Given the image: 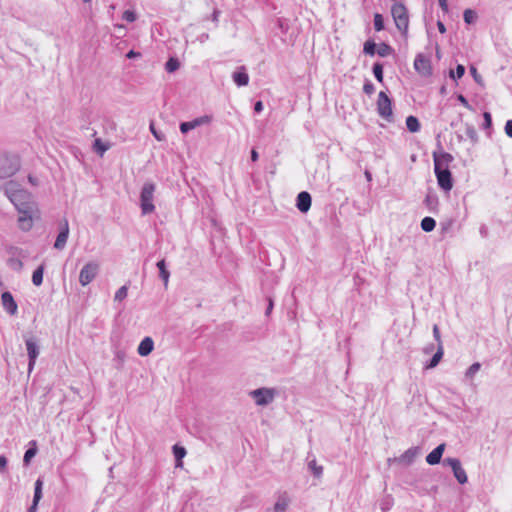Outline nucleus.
Returning a JSON list of instances; mask_svg holds the SVG:
<instances>
[{"mask_svg":"<svg viewBox=\"0 0 512 512\" xmlns=\"http://www.w3.org/2000/svg\"><path fill=\"white\" fill-rule=\"evenodd\" d=\"M433 161L438 185L444 191H450L453 187V181L448 166L453 161L452 155L446 152H434Z\"/></svg>","mask_w":512,"mask_h":512,"instance_id":"obj_1","label":"nucleus"},{"mask_svg":"<svg viewBox=\"0 0 512 512\" xmlns=\"http://www.w3.org/2000/svg\"><path fill=\"white\" fill-rule=\"evenodd\" d=\"M5 194L14 204L17 210L23 207L36 206L33 196L26 190L21 189L20 185L15 181H9L5 185Z\"/></svg>","mask_w":512,"mask_h":512,"instance_id":"obj_2","label":"nucleus"},{"mask_svg":"<svg viewBox=\"0 0 512 512\" xmlns=\"http://www.w3.org/2000/svg\"><path fill=\"white\" fill-rule=\"evenodd\" d=\"M391 14L397 29L406 37L409 27V16L405 5L395 3L391 8Z\"/></svg>","mask_w":512,"mask_h":512,"instance_id":"obj_3","label":"nucleus"},{"mask_svg":"<svg viewBox=\"0 0 512 512\" xmlns=\"http://www.w3.org/2000/svg\"><path fill=\"white\" fill-rule=\"evenodd\" d=\"M155 192V185L151 182H147L143 185L141 194H140V206L142 210V214H150L155 210V206L153 204Z\"/></svg>","mask_w":512,"mask_h":512,"instance_id":"obj_4","label":"nucleus"},{"mask_svg":"<svg viewBox=\"0 0 512 512\" xmlns=\"http://www.w3.org/2000/svg\"><path fill=\"white\" fill-rule=\"evenodd\" d=\"M18 225L19 228L23 231H29L33 226V219L38 214V207L36 206H28L23 207V209L18 210Z\"/></svg>","mask_w":512,"mask_h":512,"instance_id":"obj_5","label":"nucleus"},{"mask_svg":"<svg viewBox=\"0 0 512 512\" xmlns=\"http://www.w3.org/2000/svg\"><path fill=\"white\" fill-rule=\"evenodd\" d=\"M20 168L19 159L15 156L0 158V179L13 176Z\"/></svg>","mask_w":512,"mask_h":512,"instance_id":"obj_6","label":"nucleus"},{"mask_svg":"<svg viewBox=\"0 0 512 512\" xmlns=\"http://www.w3.org/2000/svg\"><path fill=\"white\" fill-rule=\"evenodd\" d=\"M250 396L254 399L256 405L266 406L274 401L276 390L274 388H259L250 392Z\"/></svg>","mask_w":512,"mask_h":512,"instance_id":"obj_7","label":"nucleus"},{"mask_svg":"<svg viewBox=\"0 0 512 512\" xmlns=\"http://www.w3.org/2000/svg\"><path fill=\"white\" fill-rule=\"evenodd\" d=\"M99 272V264L96 262H88L81 269L79 274V282L82 286H87L90 284Z\"/></svg>","mask_w":512,"mask_h":512,"instance_id":"obj_8","label":"nucleus"},{"mask_svg":"<svg viewBox=\"0 0 512 512\" xmlns=\"http://www.w3.org/2000/svg\"><path fill=\"white\" fill-rule=\"evenodd\" d=\"M377 111H378V114L382 118H384L388 121L391 120V118H392V103H391L390 98L383 91H381L378 95Z\"/></svg>","mask_w":512,"mask_h":512,"instance_id":"obj_9","label":"nucleus"},{"mask_svg":"<svg viewBox=\"0 0 512 512\" xmlns=\"http://www.w3.org/2000/svg\"><path fill=\"white\" fill-rule=\"evenodd\" d=\"M414 68L423 77H429L432 75L431 61L429 57L422 53L416 55L414 60Z\"/></svg>","mask_w":512,"mask_h":512,"instance_id":"obj_10","label":"nucleus"},{"mask_svg":"<svg viewBox=\"0 0 512 512\" xmlns=\"http://www.w3.org/2000/svg\"><path fill=\"white\" fill-rule=\"evenodd\" d=\"M444 463L451 467L453 474L460 484H465L468 481L467 474L462 468L459 459L457 458H446Z\"/></svg>","mask_w":512,"mask_h":512,"instance_id":"obj_11","label":"nucleus"},{"mask_svg":"<svg viewBox=\"0 0 512 512\" xmlns=\"http://www.w3.org/2000/svg\"><path fill=\"white\" fill-rule=\"evenodd\" d=\"M26 349L29 357V363H28V372L31 373V371L34 368L36 359L39 355V347L37 345V342L33 338H28L25 340Z\"/></svg>","mask_w":512,"mask_h":512,"instance_id":"obj_12","label":"nucleus"},{"mask_svg":"<svg viewBox=\"0 0 512 512\" xmlns=\"http://www.w3.org/2000/svg\"><path fill=\"white\" fill-rule=\"evenodd\" d=\"M211 121H212V117L211 116L204 115V116L195 118L192 121L182 122L180 124V131L185 134L188 131L193 130V129L201 126V125L209 124Z\"/></svg>","mask_w":512,"mask_h":512,"instance_id":"obj_13","label":"nucleus"},{"mask_svg":"<svg viewBox=\"0 0 512 512\" xmlns=\"http://www.w3.org/2000/svg\"><path fill=\"white\" fill-rule=\"evenodd\" d=\"M1 303H2L4 310L8 314L15 315L17 313L18 305L10 292L6 291V292L2 293Z\"/></svg>","mask_w":512,"mask_h":512,"instance_id":"obj_14","label":"nucleus"},{"mask_svg":"<svg viewBox=\"0 0 512 512\" xmlns=\"http://www.w3.org/2000/svg\"><path fill=\"white\" fill-rule=\"evenodd\" d=\"M68 236H69V225H68V221L64 220L61 231L59 232V234L56 238V241L54 243V248L57 250H62L67 243Z\"/></svg>","mask_w":512,"mask_h":512,"instance_id":"obj_15","label":"nucleus"},{"mask_svg":"<svg viewBox=\"0 0 512 512\" xmlns=\"http://www.w3.org/2000/svg\"><path fill=\"white\" fill-rule=\"evenodd\" d=\"M296 206L299 211L306 213L311 207V196L308 192L302 191L297 196Z\"/></svg>","mask_w":512,"mask_h":512,"instance_id":"obj_16","label":"nucleus"},{"mask_svg":"<svg viewBox=\"0 0 512 512\" xmlns=\"http://www.w3.org/2000/svg\"><path fill=\"white\" fill-rule=\"evenodd\" d=\"M154 349V341L151 337H145L138 345L137 352L140 356H148Z\"/></svg>","mask_w":512,"mask_h":512,"instance_id":"obj_17","label":"nucleus"},{"mask_svg":"<svg viewBox=\"0 0 512 512\" xmlns=\"http://www.w3.org/2000/svg\"><path fill=\"white\" fill-rule=\"evenodd\" d=\"M445 449V444L438 445L433 451H431L427 457L426 462L430 465H436L440 462Z\"/></svg>","mask_w":512,"mask_h":512,"instance_id":"obj_18","label":"nucleus"},{"mask_svg":"<svg viewBox=\"0 0 512 512\" xmlns=\"http://www.w3.org/2000/svg\"><path fill=\"white\" fill-rule=\"evenodd\" d=\"M42 486L43 482L41 479H37L35 482V489H34V497H33V503L28 509V512H36L38 503L40 499L42 498Z\"/></svg>","mask_w":512,"mask_h":512,"instance_id":"obj_19","label":"nucleus"},{"mask_svg":"<svg viewBox=\"0 0 512 512\" xmlns=\"http://www.w3.org/2000/svg\"><path fill=\"white\" fill-rule=\"evenodd\" d=\"M233 81L238 86H246L249 82V76L245 71L244 67H240L237 71H235L232 75Z\"/></svg>","mask_w":512,"mask_h":512,"instance_id":"obj_20","label":"nucleus"},{"mask_svg":"<svg viewBox=\"0 0 512 512\" xmlns=\"http://www.w3.org/2000/svg\"><path fill=\"white\" fill-rule=\"evenodd\" d=\"M290 504V498L287 493H282L278 496L275 505L274 512H285Z\"/></svg>","mask_w":512,"mask_h":512,"instance_id":"obj_21","label":"nucleus"},{"mask_svg":"<svg viewBox=\"0 0 512 512\" xmlns=\"http://www.w3.org/2000/svg\"><path fill=\"white\" fill-rule=\"evenodd\" d=\"M420 454V449L418 447H412L405 451L403 455L400 457L401 462H405L410 464L414 461V459Z\"/></svg>","mask_w":512,"mask_h":512,"instance_id":"obj_22","label":"nucleus"},{"mask_svg":"<svg viewBox=\"0 0 512 512\" xmlns=\"http://www.w3.org/2000/svg\"><path fill=\"white\" fill-rule=\"evenodd\" d=\"M157 268L159 269V275L164 282V286L167 287L168 282H169L170 273L166 269L165 260L162 259V260L158 261Z\"/></svg>","mask_w":512,"mask_h":512,"instance_id":"obj_23","label":"nucleus"},{"mask_svg":"<svg viewBox=\"0 0 512 512\" xmlns=\"http://www.w3.org/2000/svg\"><path fill=\"white\" fill-rule=\"evenodd\" d=\"M173 454L176 459V467H182L183 466L182 459L186 455V449L182 446L174 445L173 446Z\"/></svg>","mask_w":512,"mask_h":512,"instance_id":"obj_24","label":"nucleus"},{"mask_svg":"<svg viewBox=\"0 0 512 512\" xmlns=\"http://www.w3.org/2000/svg\"><path fill=\"white\" fill-rule=\"evenodd\" d=\"M406 126H407V129L412 133H416L420 130L419 120L415 116H412V115H410L406 118Z\"/></svg>","mask_w":512,"mask_h":512,"instance_id":"obj_25","label":"nucleus"},{"mask_svg":"<svg viewBox=\"0 0 512 512\" xmlns=\"http://www.w3.org/2000/svg\"><path fill=\"white\" fill-rule=\"evenodd\" d=\"M443 357V345H438L436 353L433 355L430 363L426 366L427 368H434L438 365Z\"/></svg>","mask_w":512,"mask_h":512,"instance_id":"obj_26","label":"nucleus"},{"mask_svg":"<svg viewBox=\"0 0 512 512\" xmlns=\"http://www.w3.org/2000/svg\"><path fill=\"white\" fill-rule=\"evenodd\" d=\"M44 266L40 265L32 275V282L35 286H40L43 282Z\"/></svg>","mask_w":512,"mask_h":512,"instance_id":"obj_27","label":"nucleus"},{"mask_svg":"<svg viewBox=\"0 0 512 512\" xmlns=\"http://www.w3.org/2000/svg\"><path fill=\"white\" fill-rule=\"evenodd\" d=\"M436 226V221L431 217H425L421 221V228L425 232H431Z\"/></svg>","mask_w":512,"mask_h":512,"instance_id":"obj_28","label":"nucleus"},{"mask_svg":"<svg viewBox=\"0 0 512 512\" xmlns=\"http://www.w3.org/2000/svg\"><path fill=\"white\" fill-rule=\"evenodd\" d=\"M110 148L109 143L103 142L101 139L97 138L94 141V149L97 153H99L101 156Z\"/></svg>","mask_w":512,"mask_h":512,"instance_id":"obj_29","label":"nucleus"},{"mask_svg":"<svg viewBox=\"0 0 512 512\" xmlns=\"http://www.w3.org/2000/svg\"><path fill=\"white\" fill-rule=\"evenodd\" d=\"M308 467L309 469L311 470V472L313 473V475L317 478L321 477L322 476V473H323V467L320 466V465H317L316 463V460L313 459L311 461H309L308 463Z\"/></svg>","mask_w":512,"mask_h":512,"instance_id":"obj_30","label":"nucleus"},{"mask_svg":"<svg viewBox=\"0 0 512 512\" xmlns=\"http://www.w3.org/2000/svg\"><path fill=\"white\" fill-rule=\"evenodd\" d=\"M481 364L479 362L473 363L465 372V377L467 379H473L475 374L480 370Z\"/></svg>","mask_w":512,"mask_h":512,"instance_id":"obj_31","label":"nucleus"},{"mask_svg":"<svg viewBox=\"0 0 512 512\" xmlns=\"http://www.w3.org/2000/svg\"><path fill=\"white\" fill-rule=\"evenodd\" d=\"M464 21L467 24H472L476 21L477 14L472 9H466L463 13Z\"/></svg>","mask_w":512,"mask_h":512,"instance_id":"obj_32","label":"nucleus"},{"mask_svg":"<svg viewBox=\"0 0 512 512\" xmlns=\"http://www.w3.org/2000/svg\"><path fill=\"white\" fill-rule=\"evenodd\" d=\"M179 66H180L179 61L176 58H170L165 64V69L169 73H172V72L176 71L179 68Z\"/></svg>","mask_w":512,"mask_h":512,"instance_id":"obj_33","label":"nucleus"},{"mask_svg":"<svg viewBox=\"0 0 512 512\" xmlns=\"http://www.w3.org/2000/svg\"><path fill=\"white\" fill-rule=\"evenodd\" d=\"M128 294V287L126 285L120 287L114 296L115 301H122L127 297Z\"/></svg>","mask_w":512,"mask_h":512,"instance_id":"obj_34","label":"nucleus"},{"mask_svg":"<svg viewBox=\"0 0 512 512\" xmlns=\"http://www.w3.org/2000/svg\"><path fill=\"white\" fill-rule=\"evenodd\" d=\"M374 28L376 31H381L384 29V19L379 13L374 15Z\"/></svg>","mask_w":512,"mask_h":512,"instance_id":"obj_35","label":"nucleus"},{"mask_svg":"<svg viewBox=\"0 0 512 512\" xmlns=\"http://www.w3.org/2000/svg\"><path fill=\"white\" fill-rule=\"evenodd\" d=\"M373 73L375 78L379 81H383V66L380 63H375L373 66Z\"/></svg>","mask_w":512,"mask_h":512,"instance_id":"obj_36","label":"nucleus"},{"mask_svg":"<svg viewBox=\"0 0 512 512\" xmlns=\"http://www.w3.org/2000/svg\"><path fill=\"white\" fill-rule=\"evenodd\" d=\"M392 49L389 45L387 44H381L377 50V53L379 56L381 57H385V56H388L390 53H391Z\"/></svg>","mask_w":512,"mask_h":512,"instance_id":"obj_37","label":"nucleus"},{"mask_svg":"<svg viewBox=\"0 0 512 512\" xmlns=\"http://www.w3.org/2000/svg\"><path fill=\"white\" fill-rule=\"evenodd\" d=\"M464 73H465L464 66L459 64L456 67V71L455 72L454 71H450V77L454 78V79H456V78L459 79V78H461L464 75Z\"/></svg>","mask_w":512,"mask_h":512,"instance_id":"obj_38","label":"nucleus"},{"mask_svg":"<svg viewBox=\"0 0 512 512\" xmlns=\"http://www.w3.org/2000/svg\"><path fill=\"white\" fill-rule=\"evenodd\" d=\"M375 43L372 41H366L364 44V53L373 55L375 53Z\"/></svg>","mask_w":512,"mask_h":512,"instance_id":"obj_39","label":"nucleus"},{"mask_svg":"<svg viewBox=\"0 0 512 512\" xmlns=\"http://www.w3.org/2000/svg\"><path fill=\"white\" fill-rule=\"evenodd\" d=\"M122 17L127 22H134L136 20V14L131 10L124 11Z\"/></svg>","mask_w":512,"mask_h":512,"instance_id":"obj_40","label":"nucleus"},{"mask_svg":"<svg viewBox=\"0 0 512 512\" xmlns=\"http://www.w3.org/2000/svg\"><path fill=\"white\" fill-rule=\"evenodd\" d=\"M150 131L158 141L165 140V135L163 133L158 132L153 124H150Z\"/></svg>","mask_w":512,"mask_h":512,"instance_id":"obj_41","label":"nucleus"},{"mask_svg":"<svg viewBox=\"0 0 512 512\" xmlns=\"http://www.w3.org/2000/svg\"><path fill=\"white\" fill-rule=\"evenodd\" d=\"M35 454H36V449H34V448H30V449H28V450L25 452V454H24V458H23L24 462H25L26 464H27V463H29L30 459H31L32 457H34V456H35Z\"/></svg>","mask_w":512,"mask_h":512,"instance_id":"obj_42","label":"nucleus"},{"mask_svg":"<svg viewBox=\"0 0 512 512\" xmlns=\"http://www.w3.org/2000/svg\"><path fill=\"white\" fill-rule=\"evenodd\" d=\"M433 336H434V339L437 341L438 345H443L441 336H440L439 327L436 324L433 326Z\"/></svg>","mask_w":512,"mask_h":512,"instance_id":"obj_43","label":"nucleus"},{"mask_svg":"<svg viewBox=\"0 0 512 512\" xmlns=\"http://www.w3.org/2000/svg\"><path fill=\"white\" fill-rule=\"evenodd\" d=\"M483 117H484V128L485 129L490 128L492 125L491 114L489 112H484Z\"/></svg>","mask_w":512,"mask_h":512,"instance_id":"obj_44","label":"nucleus"},{"mask_svg":"<svg viewBox=\"0 0 512 512\" xmlns=\"http://www.w3.org/2000/svg\"><path fill=\"white\" fill-rule=\"evenodd\" d=\"M374 90H375L374 85L369 81L366 82L363 86V91L368 95L372 94L374 92Z\"/></svg>","mask_w":512,"mask_h":512,"instance_id":"obj_45","label":"nucleus"},{"mask_svg":"<svg viewBox=\"0 0 512 512\" xmlns=\"http://www.w3.org/2000/svg\"><path fill=\"white\" fill-rule=\"evenodd\" d=\"M505 133L508 137L512 138V120H508L505 124Z\"/></svg>","mask_w":512,"mask_h":512,"instance_id":"obj_46","label":"nucleus"},{"mask_svg":"<svg viewBox=\"0 0 512 512\" xmlns=\"http://www.w3.org/2000/svg\"><path fill=\"white\" fill-rule=\"evenodd\" d=\"M458 101L467 109H471V106L469 105L467 99L463 95H458L457 97Z\"/></svg>","mask_w":512,"mask_h":512,"instance_id":"obj_47","label":"nucleus"},{"mask_svg":"<svg viewBox=\"0 0 512 512\" xmlns=\"http://www.w3.org/2000/svg\"><path fill=\"white\" fill-rule=\"evenodd\" d=\"M7 466V459L5 456H0V472H3Z\"/></svg>","mask_w":512,"mask_h":512,"instance_id":"obj_48","label":"nucleus"},{"mask_svg":"<svg viewBox=\"0 0 512 512\" xmlns=\"http://www.w3.org/2000/svg\"><path fill=\"white\" fill-rule=\"evenodd\" d=\"M140 56H141V54L139 52L134 51V50H131V51H129L126 54V57L129 58V59L137 58V57H140Z\"/></svg>","mask_w":512,"mask_h":512,"instance_id":"obj_49","label":"nucleus"},{"mask_svg":"<svg viewBox=\"0 0 512 512\" xmlns=\"http://www.w3.org/2000/svg\"><path fill=\"white\" fill-rule=\"evenodd\" d=\"M263 103L261 101H257L254 105V110L256 113H260L263 110Z\"/></svg>","mask_w":512,"mask_h":512,"instance_id":"obj_50","label":"nucleus"},{"mask_svg":"<svg viewBox=\"0 0 512 512\" xmlns=\"http://www.w3.org/2000/svg\"><path fill=\"white\" fill-rule=\"evenodd\" d=\"M438 3L444 12L448 11L447 0H438Z\"/></svg>","mask_w":512,"mask_h":512,"instance_id":"obj_51","label":"nucleus"},{"mask_svg":"<svg viewBox=\"0 0 512 512\" xmlns=\"http://www.w3.org/2000/svg\"><path fill=\"white\" fill-rule=\"evenodd\" d=\"M470 71H471V74L473 75L475 81L479 82L480 81V77H479V75L477 73L476 68L475 67H471Z\"/></svg>","mask_w":512,"mask_h":512,"instance_id":"obj_52","label":"nucleus"},{"mask_svg":"<svg viewBox=\"0 0 512 512\" xmlns=\"http://www.w3.org/2000/svg\"><path fill=\"white\" fill-rule=\"evenodd\" d=\"M437 28H438L439 32L442 34L446 32V27L441 21L437 22Z\"/></svg>","mask_w":512,"mask_h":512,"instance_id":"obj_53","label":"nucleus"},{"mask_svg":"<svg viewBox=\"0 0 512 512\" xmlns=\"http://www.w3.org/2000/svg\"><path fill=\"white\" fill-rule=\"evenodd\" d=\"M258 157H259L258 152L255 149H253L251 151V160L255 162L258 160Z\"/></svg>","mask_w":512,"mask_h":512,"instance_id":"obj_54","label":"nucleus"},{"mask_svg":"<svg viewBox=\"0 0 512 512\" xmlns=\"http://www.w3.org/2000/svg\"><path fill=\"white\" fill-rule=\"evenodd\" d=\"M28 180H29V182H30L32 185H37V184H38V183H37V179H36V178H34L33 176H29V177H28Z\"/></svg>","mask_w":512,"mask_h":512,"instance_id":"obj_55","label":"nucleus"},{"mask_svg":"<svg viewBox=\"0 0 512 512\" xmlns=\"http://www.w3.org/2000/svg\"><path fill=\"white\" fill-rule=\"evenodd\" d=\"M272 308H273V302L271 299H269V305H268L266 313L269 314L271 312Z\"/></svg>","mask_w":512,"mask_h":512,"instance_id":"obj_56","label":"nucleus"},{"mask_svg":"<svg viewBox=\"0 0 512 512\" xmlns=\"http://www.w3.org/2000/svg\"><path fill=\"white\" fill-rule=\"evenodd\" d=\"M218 14H219L218 11H214V13H213V21H217L218 20Z\"/></svg>","mask_w":512,"mask_h":512,"instance_id":"obj_57","label":"nucleus"},{"mask_svg":"<svg viewBox=\"0 0 512 512\" xmlns=\"http://www.w3.org/2000/svg\"><path fill=\"white\" fill-rule=\"evenodd\" d=\"M365 176H366V178H367V180H368V181H370V180L372 179V178H371V174H370V172H368V171H366V172H365Z\"/></svg>","mask_w":512,"mask_h":512,"instance_id":"obj_58","label":"nucleus"},{"mask_svg":"<svg viewBox=\"0 0 512 512\" xmlns=\"http://www.w3.org/2000/svg\"><path fill=\"white\" fill-rule=\"evenodd\" d=\"M388 509H389V507H384L383 505L381 506L382 511H387Z\"/></svg>","mask_w":512,"mask_h":512,"instance_id":"obj_59","label":"nucleus"},{"mask_svg":"<svg viewBox=\"0 0 512 512\" xmlns=\"http://www.w3.org/2000/svg\"><path fill=\"white\" fill-rule=\"evenodd\" d=\"M433 347H427L425 348V352H429L430 350H432Z\"/></svg>","mask_w":512,"mask_h":512,"instance_id":"obj_60","label":"nucleus"},{"mask_svg":"<svg viewBox=\"0 0 512 512\" xmlns=\"http://www.w3.org/2000/svg\"><path fill=\"white\" fill-rule=\"evenodd\" d=\"M90 1H91V0H83V2H85V3H88V2H90Z\"/></svg>","mask_w":512,"mask_h":512,"instance_id":"obj_61","label":"nucleus"}]
</instances>
